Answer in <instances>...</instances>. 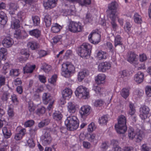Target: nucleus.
<instances>
[{
	"label": "nucleus",
	"mask_w": 151,
	"mask_h": 151,
	"mask_svg": "<svg viewBox=\"0 0 151 151\" xmlns=\"http://www.w3.org/2000/svg\"><path fill=\"white\" fill-rule=\"evenodd\" d=\"M52 116L55 120L60 121L63 117V115L61 112L59 111H55L53 113Z\"/></svg>",
	"instance_id": "24"
},
{
	"label": "nucleus",
	"mask_w": 151,
	"mask_h": 151,
	"mask_svg": "<svg viewBox=\"0 0 151 151\" xmlns=\"http://www.w3.org/2000/svg\"><path fill=\"white\" fill-rule=\"evenodd\" d=\"M91 46L88 43H83L78 48L79 55L82 58H85L89 56L91 53Z\"/></svg>",
	"instance_id": "3"
},
{
	"label": "nucleus",
	"mask_w": 151,
	"mask_h": 151,
	"mask_svg": "<svg viewBox=\"0 0 151 151\" xmlns=\"http://www.w3.org/2000/svg\"><path fill=\"white\" fill-rule=\"evenodd\" d=\"M10 75L12 76H17L19 74V69H12L10 71Z\"/></svg>",
	"instance_id": "43"
},
{
	"label": "nucleus",
	"mask_w": 151,
	"mask_h": 151,
	"mask_svg": "<svg viewBox=\"0 0 151 151\" xmlns=\"http://www.w3.org/2000/svg\"><path fill=\"white\" fill-rule=\"evenodd\" d=\"M91 107L88 106H82L79 110V113L82 117L88 115L90 114Z\"/></svg>",
	"instance_id": "14"
},
{
	"label": "nucleus",
	"mask_w": 151,
	"mask_h": 151,
	"mask_svg": "<svg viewBox=\"0 0 151 151\" xmlns=\"http://www.w3.org/2000/svg\"><path fill=\"white\" fill-rule=\"evenodd\" d=\"M76 96L79 99H86L89 96V92L87 89L83 86H79L75 91Z\"/></svg>",
	"instance_id": "5"
},
{
	"label": "nucleus",
	"mask_w": 151,
	"mask_h": 151,
	"mask_svg": "<svg viewBox=\"0 0 151 151\" xmlns=\"http://www.w3.org/2000/svg\"><path fill=\"white\" fill-rule=\"evenodd\" d=\"M27 145L29 147L31 148H33L35 144L34 142L33 139L32 138L29 139L27 141Z\"/></svg>",
	"instance_id": "49"
},
{
	"label": "nucleus",
	"mask_w": 151,
	"mask_h": 151,
	"mask_svg": "<svg viewBox=\"0 0 151 151\" xmlns=\"http://www.w3.org/2000/svg\"><path fill=\"white\" fill-rule=\"evenodd\" d=\"M67 1L68 3H71L72 4H71L70 5L69 8L68 9V11H70V13L73 12L75 9V6L73 4L74 2L73 3L71 2H69V1H68L67 0Z\"/></svg>",
	"instance_id": "58"
},
{
	"label": "nucleus",
	"mask_w": 151,
	"mask_h": 151,
	"mask_svg": "<svg viewBox=\"0 0 151 151\" xmlns=\"http://www.w3.org/2000/svg\"><path fill=\"white\" fill-rule=\"evenodd\" d=\"M75 69L74 66L70 64L64 63L62 65V75L66 78L70 76L71 73L73 72Z\"/></svg>",
	"instance_id": "4"
},
{
	"label": "nucleus",
	"mask_w": 151,
	"mask_h": 151,
	"mask_svg": "<svg viewBox=\"0 0 151 151\" xmlns=\"http://www.w3.org/2000/svg\"><path fill=\"white\" fill-rule=\"evenodd\" d=\"M24 14L25 13L24 12L20 11L17 14V17L20 20H22L24 18Z\"/></svg>",
	"instance_id": "60"
},
{
	"label": "nucleus",
	"mask_w": 151,
	"mask_h": 151,
	"mask_svg": "<svg viewBox=\"0 0 151 151\" xmlns=\"http://www.w3.org/2000/svg\"><path fill=\"white\" fill-rule=\"evenodd\" d=\"M39 57L41 58L47 55V52L44 50H40L38 52Z\"/></svg>",
	"instance_id": "64"
},
{
	"label": "nucleus",
	"mask_w": 151,
	"mask_h": 151,
	"mask_svg": "<svg viewBox=\"0 0 151 151\" xmlns=\"http://www.w3.org/2000/svg\"><path fill=\"white\" fill-rule=\"evenodd\" d=\"M103 103L104 102L101 99L97 100L94 102V105L96 107L100 106L103 105Z\"/></svg>",
	"instance_id": "57"
},
{
	"label": "nucleus",
	"mask_w": 151,
	"mask_h": 151,
	"mask_svg": "<svg viewBox=\"0 0 151 151\" xmlns=\"http://www.w3.org/2000/svg\"><path fill=\"white\" fill-rule=\"evenodd\" d=\"M29 34L31 36L38 38L41 35V32L37 29H34L29 31Z\"/></svg>",
	"instance_id": "29"
},
{
	"label": "nucleus",
	"mask_w": 151,
	"mask_h": 151,
	"mask_svg": "<svg viewBox=\"0 0 151 151\" xmlns=\"http://www.w3.org/2000/svg\"><path fill=\"white\" fill-rule=\"evenodd\" d=\"M118 4L115 1L112 2L109 4L108 10H107V12L109 16H111V17H112L114 16H117L116 10Z\"/></svg>",
	"instance_id": "9"
},
{
	"label": "nucleus",
	"mask_w": 151,
	"mask_h": 151,
	"mask_svg": "<svg viewBox=\"0 0 151 151\" xmlns=\"http://www.w3.org/2000/svg\"><path fill=\"white\" fill-rule=\"evenodd\" d=\"M41 69L45 73H48L51 69V67L50 65L45 63H44L41 66Z\"/></svg>",
	"instance_id": "38"
},
{
	"label": "nucleus",
	"mask_w": 151,
	"mask_h": 151,
	"mask_svg": "<svg viewBox=\"0 0 151 151\" xmlns=\"http://www.w3.org/2000/svg\"><path fill=\"white\" fill-rule=\"evenodd\" d=\"M106 53L102 51H99L97 53V57L99 60L106 59Z\"/></svg>",
	"instance_id": "40"
},
{
	"label": "nucleus",
	"mask_w": 151,
	"mask_h": 151,
	"mask_svg": "<svg viewBox=\"0 0 151 151\" xmlns=\"http://www.w3.org/2000/svg\"><path fill=\"white\" fill-rule=\"evenodd\" d=\"M58 0H44L43 5L45 9H52L56 6Z\"/></svg>",
	"instance_id": "12"
},
{
	"label": "nucleus",
	"mask_w": 151,
	"mask_h": 151,
	"mask_svg": "<svg viewBox=\"0 0 151 151\" xmlns=\"http://www.w3.org/2000/svg\"><path fill=\"white\" fill-rule=\"evenodd\" d=\"M118 124L115 125L117 132L119 134H123L127 131L126 119L125 117L121 115L118 119Z\"/></svg>",
	"instance_id": "1"
},
{
	"label": "nucleus",
	"mask_w": 151,
	"mask_h": 151,
	"mask_svg": "<svg viewBox=\"0 0 151 151\" xmlns=\"http://www.w3.org/2000/svg\"><path fill=\"white\" fill-rule=\"evenodd\" d=\"M65 123L67 129L69 131H74L76 129L79 125L78 120L75 116L67 117Z\"/></svg>",
	"instance_id": "2"
},
{
	"label": "nucleus",
	"mask_w": 151,
	"mask_h": 151,
	"mask_svg": "<svg viewBox=\"0 0 151 151\" xmlns=\"http://www.w3.org/2000/svg\"><path fill=\"white\" fill-rule=\"evenodd\" d=\"M106 45L108 49L109 50V52L113 54L114 50L112 44L110 42H108L106 43Z\"/></svg>",
	"instance_id": "51"
},
{
	"label": "nucleus",
	"mask_w": 151,
	"mask_h": 151,
	"mask_svg": "<svg viewBox=\"0 0 151 151\" xmlns=\"http://www.w3.org/2000/svg\"><path fill=\"white\" fill-rule=\"evenodd\" d=\"M135 112V110H132L130 109H129V114L131 116H133L132 117V118L133 119V121L134 122H135L136 121V120L135 119L136 116H134V114Z\"/></svg>",
	"instance_id": "55"
},
{
	"label": "nucleus",
	"mask_w": 151,
	"mask_h": 151,
	"mask_svg": "<svg viewBox=\"0 0 151 151\" xmlns=\"http://www.w3.org/2000/svg\"><path fill=\"white\" fill-rule=\"evenodd\" d=\"M67 1L73 3L76 2H78L82 6L88 5L91 3V0H83V1L81 0H67Z\"/></svg>",
	"instance_id": "22"
},
{
	"label": "nucleus",
	"mask_w": 151,
	"mask_h": 151,
	"mask_svg": "<svg viewBox=\"0 0 151 151\" xmlns=\"http://www.w3.org/2000/svg\"><path fill=\"white\" fill-rule=\"evenodd\" d=\"M111 65L107 62H103L100 63L98 66V70L99 72H104L109 69Z\"/></svg>",
	"instance_id": "13"
},
{
	"label": "nucleus",
	"mask_w": 151,
	"mask_h": 151,
	"mask_svg": "<svg viewBox=\"0 0 151 151\" xmlns=\"http://www.w3.org/2000/svg\"><path fill=\"white\" fill-rule=\"evenodd\" d=\"M57 78V75L54 74L52 77L48 79V81L49 83L51 84H54L56 82Z\"/></svg>",
	"instance_id": "50"
},
{
	"label": "nucleus",
	"mask_w": 151,
	"mask_h": 151,
	"mask_svg": "<svg viewBox=\"0 0 151 151\" xmlns=\"http://www.w3.org/2000/svg\"><path fill=\"white\" fill-rule=\"evenodd\" d=\"M14 37L17 39H20L22 38V35L20 30H18L16 31L14 33Z\"/></svg>",
	"instance_id": "53"
},
{
	"label": "nucleus",
	"mask_w": 151,
	"mask_h": 151,
	"mask_svg": "<svg viewBox=\"0 0 151 151\" xmlns=\"http://www.w3.org/2000/svg\"><path fill=\"white\" fill-rule=\"evenodd\" d=\"M7 21V17L4 12L0 11V24L2 25H5Z\"/></svg>",
	"instance_id": "21"
},
{
	"label": "nucleus",
	"mask_w": 151,
	"mask_h": 151,
	"mask_svg": "<svg viewBox=\"0 0 151 151\" xmlns=\"http://www.w3.org/2000/svg\"><path fill=\"white\" fill-rule=\"evenodd\" d=\"M7 52L6 49L4 48H1L0 49V58L3 60H5L6 58V55Z\"/></svg>",
	"instance_id": "34"
},
{
	"label": "nucleus",
	"mask_w": 151,
	"mask_h": 151,
	"mask_svg": "<svg viewBox=\"0 0 151 151\" xmlns=\"http://www.w3.org/2000/svg\"><path fill=\"white\" fill-rule=\"evenodd\" d=\"M34 123L35 122L33 120H28L24 123V125L26 127H30L33 125Z\"/></svg>",
	"instance_id": "52"
},
{
	"label": "nucleus",
	"mask_w": 151,
	"mask_h": 151,
	"mask_svg": "<svg viewBox=\"0 0 151 151\" xmlns=\"http://www.w3.org/2000/svg\"><path fill=\"white\" fill-rule=\"evenodd\" d=\"M27 49H23L21 52V53L22 55H24L26 56V57L24 58L23 56H22L20 58L19 60L20 61L23 62L24 61H25L29 56V54L28 53Z\"/></svg>",
	"instance_id": "30"
},
{
	"label": "nucleus",
	"mask_w": 151,
	"mask_h": 151,
	"mask_svg": "<svg viewBox=\"0 0 151 151\" xmlns=\"http://www.w3.org/2000/svg\"><path fill=\"white\" fill-rule=\"evenodd\" d=\"M32 20L34 26H38L40 24V18L38 16H32Z\"/></svg>",
	"instance_id": "41"
},
{
	"label": "nucleus",
	"mask_w": 151,
	"mask_h": 151,
	"mask_svg": "<svg viewBox=\"0 0 151 151\" xmlns=\"http://www.w3.org/2000/svg\"><path fill=\"white\" fill-rule=\"evenodd\" d=\"M144 76L143 73L139 71L135 75L134 80L137 83H140L143 81Z\"/></svg>",
	"instance_id": "16"
},
{
	"label": "nucleus",
	"mask_w": 151,
	"mask_h": 151,
	"mask_svg": "<svg viewBox=\"0 0 151 151\" xmlns=\"http://www.w3.org/2000/svg\"><path fill=\"white\" fill-rule=\"evenodd\" d=\"M122 38L119 35L116 36L115 38L114 46L116 47L118 45H122Z\"/></svg>",
	"instance_id": "36"
},
{
	"label": "nucleus",
	"mask_w": 151,
	"mask_h": 151,
	"mask_svg": "<svg viewBox=\"0 0 151 151\" xmlns=\"http://www.w3.org/2000/svg\"><path fill=\"white\" fill-rule=\"evenodd\" d=\"M128 137L131 139H133L134 138L135 134L134 133V129L132 127H130L128 130Z\"/></svg>",
	"instance_id": "37"
},
{
	"label": "nucleus",
	"mask_w": 151,
	"mask_h": 151,
	"mask_svg": "<svg viewBox=\"0 0 151 151\" xmlns=\"http://www.w3.org/2000/svg\"><path fill=\"white\" fill-rule=\"evenodd\" d=\"M68 28L70 32H81L83 27L81 26V23L72 21L70 22L68 26Z\"/></svg>",
	"instance_id": "8"
},
{
	"label": "nucleus",
	"mask_w": 151,
	"mask_h": 151,
	"mask_svg": "<svg viewBox=\"0 0 151 151\" xmlns=\"http://www.w3.org/2000/svg\"><path fill=\"white\" fill-rule=\"evenodd\" d=\"M101 35L98 29L93 31L88 37L89 41L94 44H98L100 41Z\"/></svg>",
	"instance_id": "6"
},
{
	"label": "nucleus",
	"mask_w": 151,
	"mask_h": 151,
	"mask_svg": "<svg viewBox=\"0 0 151 151\" xmlns=\"http://www.w3.org/2000/svg\"><path fill=\"white\" fill-rule=\"evenodd\" d=\"M11 27L14 29H17L20 27L19 21L18 19L12 17Z\"/></svg>",
	"instance_id": "18"
},
{
	"label": "nucleus",
	"mask_w": 151,
	"mask_h": 151,
	"mask_svg": "<svg viewBox=\"0 0 151 151\" xmlns=\"http://www.w3.org/2000/svg\"><path fill=\"white\" fill-rule=\"evenodd\" d=\"M6 78L3 76H0V86L4 85L5 84Z\"/></svg>",
	"instance_id": "61"
},
{
	"label": "nucleus",
	"mask_w": 151,
	"mask_h": 151,
	"mask_svg": "<svg viewBox=\"0 0 151 151\" xmlns=\"http://www.w3.org/2000/svg\"><path fill=\"white\" fill-rule=\"evenodd\" d=\"M88 131L89 132H92L95 129L96 127L94 123H91L88 126Z\"/></svg>",
	"instance_id": "54"
},
{
	"label": "nucleus",
	"mask_w": 151,
	"mask_h": 151,
	"mask_svg": "<svg viewBox=\"0 0 151 151\" xmlns=\"http://www.w3.org/2000/svg\"><path fill=\"white\" fill-rule=\"evenodd\" d=\"M145 92L147 95L149 97L151 96V86H147L145 88Z\"/></svg>",
	"instance_id": "56"
},
{
	"label": "nucleus",
	"mask_w": 151,
	"mask_h": 151,
	"mask_svg": "<svg viewBox=\"0 0 151 151\" xmlns=\"http://www.w3.org/2000/svg\"><path fill=\"white\" fill-rule=\"evenodd\" d=\"M9 93L7 92L4 93L1 98L2 100L3 101H7L9 96Z\"/></svg>",
	"instance_id": "59"
},
{
	"label": "nucleus",
	"mask_w": 151,
	"mask_h": 151,
	"mask_svg": "<svg viewBox=\"0 0 151 151\" xmlns=\"http://www.w3.org/2000/svg\"><path fill=\"white\" fill-rule=\"evenodd\" d=\"M43 132L44 134L41 136V140L43 145H46L51 143L52 138L50 134L46 130L44 129Z\"/></svg>",
	"instance_id": "10"
},
{
	"label": "nucleus",
	"mask_w": 151,
	"mask_h": 151,
	"mask_svg": "<svg viewBox=\"0 0 151 151\" xmlns=\"http://www.w3.org/2000/svg\"><path fill=\"white\" fill-rule=\"evenodd\" d=\"M68 111L71 114L74 113L76 110L75 104L71 102H68L67 106Z\"/></svg>",
	"instance_id": "27"
},
{
	"label": "nucleus",
	"mask_w": 151,
	"mask_h": 151,
	"mask_svg": "<svg viewBox=\"0 0 151 151\" xmlns=\"http://www.w3.org/2000/svg\"><path fill=\"white\" fill-rule=\"evenodd\" d=\"M13 43L14 41L12 39L9 37L4 38L2 41L3 46L7 48L12 46Z\"/></svg>",
	"instance_id": "15"
},
{
	"label": "nucleus",
	"mask_w": 151,
	"mask_h": 151,
	"mask_svg": "<svg viewBox=\"0 0 151 151\" xmlns=\"http://www.w3.org/2000/svg\"><path fill=\"white\" fill-rule=\"evenodd\" d=\"M117 17V16H114L112 17H111V16H109V18L111 20V23L112 27L115 30L117 27V24L115 22V21L116 18Z\"/></svg>",
	"instance_id": "46"
},
{
	"label": "nucleus",
	"mask_w": 151,
	"mask_h": 151,
	"mask_svg": "<svg viewBox=\"0 0 151 151\" xmlns=\"http://www.w3.org/2000/svg\"><path fill=\"white\" fill-rule=\"evenodd\" d=\"M35 65H31L29 64H27L26 66L23 68V71L24 73H32L35 68Z\"/></svg>",
	"instance_id": "20"
},
{
	"label": "nucleus",
	"mask_w": 151,
	"mask_h": 151,
	"mask_svg": "<svg viewBox=\"0 0 151 151\" xmlns=\"http://www.w3.org/2000/svg\"><path fill=\"white\" fill-rule=\"evenodd\" d=\"M108 120V118L107 115H104L101 118L99 119V122L100 124H106Z\"/></svg>",
	"instance_id": "44"
},
{
	"label": "nucleus",
	"mask_w": 151,
	"mask_h": 151,
	"mask_svg": "<svg viewBox=\"0 0 151 151\" xmlns=\"http://www.w3.org/2000/svg\"><path fill=\"white\" fill-rule=\"evenodd\" d=\"M105 79V75L103 74H99L95 79V81L97 84L99 85L103 83Z\"/></svg>",
	"instance_id": "25"
},
{
	"label": "nucleus",
	"mask_w": 151,
	"mask_h": 151,
	"mask_svg": "<svg viewBox=\"0 0 151 151\" xmlns=\"http://www.w3.org/2000/svg\"><path fill=\"white\" fill-rule=\"evenodd\" d=\"M46 111V109L44 106L38 108L36 112V114L40 116L44 114Z\"/></svg>",
	"instance_id": "45"
},
{
	"label": "nucleus",
	"mask_w": 151,
	"mask_h": 151,
	"mask_svg": "<svg viewBox=\"0 0 151 151\" xmlns=\"http://www.w3.org/2000/svg\"><path fill=\"white\" fill-rule=\"evenodd\" d=\"M2 131L4 137L5 138H10L12 134L10 129L6 127H4L2 128Z\"/></svg>",
	"instance_id": "17"
},
{
	"label": "nucleus",
	"mask_w": 151,
	"mask_h": 151,
	"mask_svg": "<svg viewBox=\"0 0 151 151\" xmlns=\"http://www.w3.org/2000/svg\"><path fill=\"white\" fill-rule=\"evenodd\" d=\"M8 114L9 116L10 117H12L14 115V112L13 109L10 106H9V108L8 110Z\"/></svg>",
	"instance_id": "62"
},
{
	"label": "nucleus",
	"mask_w": 151,
	"mask_h": 151,
	"mask_svg": "<svg viewBox=\"0 0 151 151\" xmlns=\"http://www.w3.org/2000/svg\"><path fill=\"white\" fill-rule=\"evenodd\" d=\"M44 20L46 27H50L52 23L51 17L48 14H46L45 15Z\"/></svg>",
	"instance_id": "26"
},
{
	"label": "nucleus",
	"mask_w": 151,
	"mask_h": 151,
	"mask_svg": "<svg viewBox=\"0 0 151 151\" xmlns=\"http://www.w3.org/2000/svg\"><path fill=\"white\" fill-rule=\"evenodd\" d=\"M28 48H30L32 50H35L39 47V44L34 41L29 42L27 44Z\"/></svg>",
	"instance_id": "28"
},
{
	"label": "nucleus",
	"mask_w": 151,
	"mask_h": 151,
	"mask_svg": "<svg viewBox=\"0 0 151 151\" xmlns=\"http://www.w3.org/2000/svg\"><path fill=\"white\" fill-rule=\"evenodd\" d=\"M134 22L138 24H141L142 22L141 17L137 13H135L134 16Z\"/></svg>",
	"instance_id": "42"
},
{
	"label": "nucleus",
	"mask_w": 151,
	"mask_h": 151,
	"mask_svg": "<svg viewBox=\"0 0 151 151\" xmlns=\"http://www.w3.org/2000/svg\"><path fill=\"white\" fill-rule=\"evenodd\" d=\"M62 28V27L56 23L53 24L51 27V30L54 33H57L59 32Z\"/></svg>",
	"instance_id": "32"
},
{
	"label": "nucleus",
	"mask_w": 151,
	"mask_h": 151,
	"mask_svg": "<svg viewBox=\"0 0 151 151\" xmlns=\"http://www.w3.org/2000/svg\"><path fill=\"white\" fill-rule=\"evenodd\" d=\"M72 91L70 88H66L62 92L63 97L65 99H69L72 94Z\"/></svg>",
	"instance_id": "19"
},
{
	"label": "nucleus",
	"mask_w": 151,
	"mask_h": 151,
	"mask_svg": "<svg viewBox=\"0 0 151 151\" xmlns=\"http://www.w3.org/2000/svg\"><path fill=\"white\" fill-rule=\"evenodd\" d=\"M150 111V109L148 106L146 105H143L139 109V116L142 119H146L148 116Z\"/></svg>",
	"instance_id": "11"
},
{
	"label": "nucleus",
	"mask_w": 151,
	"mask_h": 151,
	"mask_svg": "<svg viewBox=\"0 0 151 151\" xmlns=\"http://www.w3.org/2000/svg\"><path fill=\"white\" fill-rule=\"evenodd\" d=\"M11 99L13 103L15 105H17L19 103V101L17 96L15 94H13L11 96Z\"/></svg>",
	"instance_id": "48"
},
{
	"label": "nucleus",
	"mask_w": 151,
	"mask_h": 151,
	"mask_svg": "<svg viewBox=\"0 0 151 151\" xmlns=\"http://www.w3.org/2000/svg\"><path fill=\"white\" fill-rule=\"evenodd\" d=\"M61 38V36H55L52 39L53 42L54 43H56L60 41Z\"/></svg>",
	"instance_id": "63"
},
{
	"label": "nucleus",
	"mask_w": 151,
	"mask_h": 151,
	"mask_svg": "<svg viewBox=\"0 0 151 151\" xmlns=\"http://www.w3.org/2000/svg\"><path fill=\"white\" fill-rule=\"evenodd\" d=\"M25 132V129L24 128L21 129L18 133L15 134L14 137V139L17 141L20 140L24 134Z\"/></svg>",
	"instance_id": "23"
},
{
	"label": "nucleus",
	"mask_w": 151,
	"mask_h": 151,
	"mask_svg": "<svg viewBox=\"0 0 151 151\" xmlns=\"http://www.w3.org/2000/svg\"><path fill=\"white\" fill-rule=\"evenodd\" d=\"M137 55L134 52L130 53L127 58V60L130 63H133L136 60Z\"/></svg>",
	"instance_id": "33"
},
{
	"label": "nucleus",
	"mask_w": 151,
	"mask_h": 151,
	"mask_svg": "<svg viewBox=\"0 0 151 151\" xmlns=\"http://www.w3.org/2000/svg\"><path fill=\"white\" fill-rule=\"evenodd\" d=\"M129 93V90L128 88H123L121 91L122 96L125 99H126L128 97Z\"/></svg>",
	"instance_id": "39"
},
{
	"label": "nucleus",
	"mask_w": 151,
	"mask_h": 151,
	"mask_svg": "<svg viewBox=\"0 0 151 151\" xmlns=\"http://www.w3.org/2000/svg\"><path fill=\"white\" fill-rule=\"evenodd\" d=\"M18 8L19 6L16 3H11L9 4V9L11 10L14 11L16 10Z\"/></svg>",
	"instance_id": "47"
},
{
	"label": "nucleus",
	"mask_w": 151,
	"mask_h": 151,
	"mask_svg": "<svg viewBox=\"0 0 151 151\" xmlns=\"http://www.w3.org/2000/svg\"><path fill=\"white\" fill-rule=\"evenodd\" d=\"M42 100L44 104L46 105L49 103L47 109L48 110H50L54 103V100L52 97L49 93H44L42 95Z\"/></svg>",
	"instance_id": "7"
},
{
	"label": "nucleus",
	"mask_w": 151,
	"mask_h": 151,
	"mask_svg": "<svg viewBox=\"0 0 151 151\" xmlns=\"http://www.w3.org/2000/svg\"><path fill=\"white\" fill-rule=\"evenodd\" d=\"M86 75L87 71L86 70H83V71L79 72L78 75V81H81Z\"/></svg>",
	"instance_id": "35"
},
{
	"label": "nucleus",
	"mask_w": 151,
	"mask_h": 151,
	"mask_svg": "<svg viewBox=\"0 0 151 151\" xmlns=\"http://www.w3.org/2000/svg\"><path fill=\"white\" fill-rule=\"evenodd\" d=\"M136 142H139L142 139V132L140 130H138L136 132L134 138Z\"/></svg>",
	"instance_id": "31"
}]
</instances>
